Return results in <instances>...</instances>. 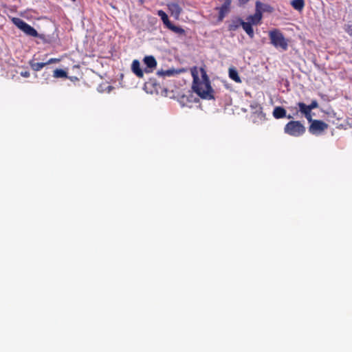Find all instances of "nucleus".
<instances>
[{
	"instance_id": "f257e3e1",
	"label": "nucleus",
	"mask_w": 352,
	"mask_h": 352,
	"mask_svg": "<svg viewBox=\"0 0 352 352\" xmlns=\"http://www.w3.org/2000/svg\"><path fill=\"white\" fill-rule=\"evenodd\" d=\"M201 78L196 71H192L193 82L192 88L193 91L202 99H214V90L210 85V79L204 68H200Z\"/></svg>"
},
{
	"instance_id": "f03ea898",
	"label": "nucleus",
	"mask_w": 352,
	"mask_h": 352,
	"mask_svg": "<svg viewBox=\"0 0 352 352\" xmlns=\"http://www.w3.org/2000/svg\"><path fill=\"white\" fill-rule=\"evenodd\" d=\"M270 43L276 48H281L285 51L288 48V42L282 32L278 30H273L269 32Z\"/></svg>"
},
{
	"instance_id": "7ed1b4c3",
	"label": "nucleus",
	"mask_w": 352,
	"mask_h": 352,
	"mask_svg": "<svg viewBox=\"0 0 352 352\" xmlns=\"http://www.w3.org/2000/svg\"><path fill=\"white\" fill-rule=\"evenodd\" d=\"M306 129L300 121H290L284 127V132L294 137H299L305 133Z\"/></svg>"
},
{
	"instance_id": "20e7f679",
	"label": "nucleus",
	"mask_w": 352,
	"mask_h": 352,
	"mask_svg": "<svg viewBox=\"0 0 352 352\" xmlns=\"http://www.w3.org/2000/svg\"><path fill=\"white\" fill-rule=\"evenodd\" d=\"M12 22L21 30H22L24 33H25L28 36H31L33 37L38 36L37 31L32 27L30 25L28 24L23 20L18 17H13L12 19Z\"/></svg>"
},
{
	"instance_id": "39448f33",
	"label": "nucleus",
	"mask_w": 352,
	"mask_h": 352,
	"mask_svg": "<svg viewBox=\"0 0 352 352\" xmlns=\"http://www.w3.org/2000/svg\"><path fill=\"white\" fill-rule=\"evenodd\" d=\"M311 124L309 127V131L313 135H319L328 129L329 125L320 120H313L310 122Z\"/></svg>"
},
{
	"instance_id": "423d86ee",
	"label": "nucleus",
	"mask_w": 352,
	"mask_h": 352,
	"mask_svg": "<svg viewBox=\"0 0 352 352\" xmlns=\"http://www.w3.org/2000/svg\"><path fill=\"white\" fill-rule=\"evenodd\" d=\"M232 0H224V3L221 7H217L215 9L219 10L218 20L222 21L226 14L230 11Z\"/></svg>"
},
{
	"instance_id": "0eeeda50",
	"label": "nucleus",
	"mask_w": 352,
	"mask_h": 352,
	"mask_svg": "<svg viewBox=\"0 0 352 352\" xmlns=\"http://www.w3.org/2000/svg\"><path fill=\"white\" fill-rule=\"evenodd\" d=\"M255 9L261 12L263 16V12L272 13L274 12V8L269 4L263 3L259 1H257L255 3Z\"/></svg>"
},
{
	"instance_id": "6e6552de",
	"label": "nucleus",
	"mask_w": 352,
	"mask_h": 352,
	"mask_svg": "<svg viewBox=\"0 0 352 352\" xmlns=\"http://www.w3.org/2000/svg\"><path fill=\"white\" fill-rule=\"evenodd\" d=\"M298 106L299 107V111L305 116L307 120L309 122L311 121V111L309 107V105L305 104L303 102H298Z\"/></svg>"
},
{
	"instance_id": "1a4fd4ad",
	"label": "nucleus",
	"mask_w": 352,
	"mask_h": 352,
	"mask_svg": "<svg viewBox=\"0 0 352 352\" xmlns=\"http://www.w3.org/2000/svg\"><path fill=\"white\" fill-rule=\"evenodd\" d=\"M262 15L261 12L255 9V13L253 15H250L247 20L248 22L250 23L252 25H258L261 23V21L262 20Z\"/></svg>"
},
{
	"instance_id": "9d476101",
	"label": "nucleus",
	"mask_w": 352,
	"mask_h": 352,
	"mask_svg": "<svg viewBox=\"0 0 352 352\" xmlns=\"http://www.w3.org/2000/svg\"><path fill=\"white\" fill-rule=\"evenodd\" d=\"M131 69L133 72L139 78H142L144 73L140 68V62L138 60H134L132 63Z\"/></svg>"
},
{
	"instance_id": "9b49d317",
	"label": "nucleus",
	"mask_w": 352,
	"mask_h": 352,
	"mask_svg": "<svg viewBox=\"0 0 352 352\" xmlns=\"http://www.w3.org/2000/svg\"><path fill=\"white\" fill-rule=\"evenodd\" d=\"M252 25L250 23L242 21L241 26L244 31L251 38H252L254 36V30Z\"/></svg>"
},
{
	"instance_id": "f8f14e48",
	"label": "nucleus",
	"mask_w": 352,
	"mask_h": 352,
	"mask_svg": "<svg viewBox=\"0 0 352 352\" xmlns=\"http://www.w3.org/2000/svg\"><path fill=\"white\" fill-rule=\"evenodd\" d=\"M273 116L276 119L286 117V110L281 107H276L273 111Z\"/></svg>"
},
{
	"instance_id": "ddd939ff",
	"label": "nucleus",
	"mask_w": 352,
	"mask_h": 352,
	"mask_svg": "<svg viewBox=\"0 0 352 352\" xmlns=\"http://www.w3.org/2000/svg\"><path fill=\"white\" fill-rule=\"evenodd\" d=\"M144 63L150 69H153L157 66V61L153 56H145Z\"/></svg>"
},
{
	"instance_id": "4468645a",
	"label": "nucleus",
	"mask_w": 352,
	"mask_h": 352,
	"mask_svg": "<svg viewBox=\"0 0 352 352\" xmlns=\"http://www.w3.org/2000/svg\"><path fill=\"white\" fill-rule=\"evenodd\" d=\"M168 10L171 12L172 14H174L175 16H179L180 13L182 12V8L181 7L175 3H173L168 5Z\"/></svg>"
},
{
	"instance_id": "2eb2a0df",
	"label": "nucleus",
	"mask_w": 352,
	"mask_h": 352,
	"mask_svg": "<svg viewBox=\"0 0 352 352\" xmlns=\"http://www.w3.org/2000/svg\"><path fill=\"white\" fill-rule=\"evenodd\" d=\"M242 19L238 18L235 20H232L228 25V30L236 31L240 26H241Z\"/></svg>"
},
{
	"instance_id": "dca6fc26",
	"label": "nucleus",
	"mask_w": 352,
	"mask_h": 352,
	"mask_svg": "<svg viewBox=\"0 0 352 352\" xmlns=\"http://www.w3.org/2000/svg\"><path fill=\"white\" fill-rule=\"evenodd\" d=\"M291 5L295 10H296L298 11H302L305 7V1L304 0H293L291 2Z\"/></svg>"
},
{
	"instance_id": "f3484780",
	"label": "nucleus",
	"mask_w": 352,
	"mask_h": 352,
	"mask_svg": "<svg viewBox=\"0 0 352 352\" xmlns=\"http://www.w3.org/2000/svg\"><path fill=\"white\" fill-rule=\"evenodd\" d=\"M157 14L161 17L162 21L166 27H168L172 23L170 21L168 15L163 10H159L157 12Z\"/></svg>"
},
{
	"instance_id": "a211bd4d",
	"label": "nucleus",
	"mask_w": 352,
	"mask_h": 352,
	"mask_svg": "<svg viewBox=\"0 0 352 352\" xmlns=\"http://www.w3.org/2000/svg\"><path fill=\"white\" fill-rule=\"evenodd\" d=\"M167 28L179 35H185V30L180 26H177L171 23Z\"/></svg>"
},
{
	"instance_id": "6ab92c4d",
	"label": "nucleus",
	"mask_w": 352,
	"mask_h": 352,
	"mask_svg": "<svg viewBox=\"0 0 352 352\" xmlns=\"http://www.w3.org/2000/svg\"><path fill=\"white\" fill-rule=\"evenodd\" d=\"M229 77L236 82H241V80L239 76L237 71L234 69H229Z\"/></svg>"
},
{
	"instance_id": "aec40b11",
	"label": "nucleus",
	"mask_w": 352,
	"mask_h": 352,
	"mask_svg": "<svg viewBox=\"0 0 352 352\" xmlns=\"http://www.w3.org/2000/svg\"><path fill=\"white\" fill-rule=\"evenodd\" d=\"M30 65L31 66V68L34 71L38 72V71L41 70L46 65V63H35L33 61H30Z\"/></svg>"
},
{
	"instance_id": "412c9836",
	"label": "nucleus",
	"mask_w": 352,
	"mask_h": 352,
	"mask_svg": "<svg viewBox=\"0 0 352 352\" xmlns=\"http://www.w3.org/2000/svg\"><path fill=\"white\" fill-rule=\"evenodd\" d=\"M53 76L54 78H67V73L61 69H56L54 71Z\"/></svg>"
},
{
	"instance_id": "4be33fe9",
	"label": "nucleus",
	"mask_w": 352,
	"mask_h": 352,
	"mask_svg": "<svg viewBox=\"0 0 352 352\" xmlns=\"http://www.w3.org/2000/svg\"><path fill=\"white\" fill-rule=\"evenodd\" d=\"M176 72L174 69H167V70H160L157 72V74L160 76H170L174 75Z\"/></svg>"
},
{
	"instance_id": "5701e85b",
	"label": "nucleus",
	"mask_w": 352,
	"mask_h": 352,
	"mask_svg": "<svg viewBox=\"0 0 352 352\" xmlns=\"http://www.w3.org/2000/svg\"><path fill=\"white\" fill-rule=\"evenodd\" d=\"M193 95L192 93H191L190 91H188L187 94L183 95L181 98L182 102H192L193 101H196V100H192Z\"/></svg>"
},
{
	"instance_id": "b1692460",
	"label": "nucleus",
	"mask_w": 352,
	"mask_h": 352,
	"mask_svg": "<svg viewBox=\"0 0 352 352\" xmlns=\"http://www.w3.org/2000/svg\"><path fill=\"white\" fill-rule=\"evenodd\" d=\"M250 107L252 109H254L255 112L261 111L262 107L258 102H253L250 104Z\"/></svg>"
},
{
	"instance_id": "393cba45",
	"label": "nucleus",
	"mask_w": 352,
	"mask_h": 352,
	"mask_svg": "<svg viewBox=\"0 0 352 352\" xmlns=\"http://www.w3.org/2000/svg\"><path fill=\"white\" fill-rule=\"evenodd\" d=\"M59 61H60V59H58V58H52L49 59L47 62H45V63H46V65H47L52 64V63H57Z\"/></svg>"
},
{
	"instance_id": "a878e982",
	"label": "nucleus",
	"mask_w": 352,
	"mask_h": 352,
	"mask_svg": "<svg viewBox=\"0 0 352 352\" xmlns=\"http://www.w3.org/2000/svg\"><path fill=\"white\" fill-rule=\"evenodd\" d=\"M309 107L311 111L312 109H316L318 107V103L316 100H312L311 104H309Z\"/></svg>"
},
{
	"instance_id": "bb28decb",
	"label": "nucleus",
	"mask_w": 352,
	"mask_h": 352,
	"mask_svg": "<svg viewBox=\"0 0 352 352\" xmlns=\"http://www.w3.org/2000/svg\"><path fill=\"white\" fill-rule=\"evenodd\" d=\"M30 72L28 71H24L21 72V76L25 78H28L30 76Z\"/></svg>"
},
{
	"instance_id": "cd10ccee",
	"label": "nucleus",
	"mask_w": 352,
	"mask_h": 352,
	"mask_svg": "<svg viewBox=\"0 0 352 352\" xmlns=\"http://www.w3.org/2000/svg\"><path fill=\"white\" fill-rule=\"evenodd\" d=\"M250 0H239V3L240 5L246 4Z\"/></svg>"
},
{
	"instance_id": "c85d7f7f",
	"label": "nucleus",
	"mask_w": 352,
	"mask_h": 352,
	"mask_svg": "<svg viewBox=\"0 0 352 352\" xmlns=\"http://www.w3.org/2000/svg\"><path fill=\"white\" fill-rule=\"evenodd\" d=\"M69 78L71 80H78V78L76 77H74V78L73 77H69Z\"/></svg>"
},
{
	"instance_id": "c756f323",
	"label": "nucleus",
	"mask_w": 352,
	"mask_h": 352,
	"mask_svg": "<svg viewBox=\"0 0 352 352\" xmlns=\"http://www.w3.org/2000/svg\"><path fill=\"white\" fill-rule=\"evenodd\" d=\"M287 118L288 119H290V118H292V116H290V115H289V116H287Z\"/></svg>"
},
{
	"instance_id": "7c9ffc66",
	"label": "nucleus",
	"mask_w": 352,
	"mask_h": 352,
	"mask_svg": "<svg viewBox=\"0 0 352 352\" xmlns=\"http://www.w3.org/2000/svg\"><path fill=\"white\" fill-rule=\"evenodd\" d=\"M72 1H75L76 0H72Z\"/></svg>"
}]
</instances>
